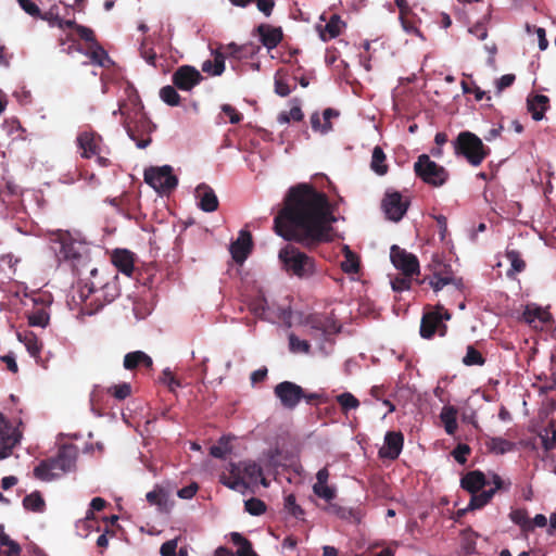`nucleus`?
Instances as JSON below:
<instances>
[{
	"label": "nucleus",
	"instance_id": "1",
	"mask_svg": "<svg viewBox=\"0 0 556 556\" xmlns=\"http://www.w3.org/2000/svg\"><path fill=\"white\" fill-rule=\"evenodd\" d=\"M334 220L328 197L312 185L300 184L289 189L274 228L285 240L313 250L332 240Z\"/></svg>",
	"mask_w": 556,
	"mask_h": 556
},
{
	"label": "nucleus",
	"instance_id": "2",
	"mask_svg": "<svg viewBox=\"0 0 556 556\" xmlns=\"http://www.w3.org/2000/svg\"><path fill=\"white\" fill-rule=\"evenodd\" d=\"M78 448L74 444H63L56 456L41 460L34 469V477L41 481H51L61 473L76 467Z\"/></svg>",
	"mask_w": 556,
	"mask_h": 556
},
{
	"label": "nucleus",
	"instance_id": "3",
	"mask_svg": "<svg viewBox=\"0 0 556 556\" xmlns=\"http://www.w3.org/2000/svg\"><path fill=\"white\" fill-rule=\"evenodd\" d=\"M278 258L289 276L306 280L318 274L316 260L292 243L280 249Z\"/></svg>",
	"mask_w": 556,
	"mask_h": 556
},
{
	"label": "nucleus",
	"instance_id": "4",
	"mask_svg": "<svg viewBox=\"0 0 556 556\" xmlns=\"http://www.w3.org/2000/svg\"><path fill=\"white\" fill-rule=\"evenodd\" d=\"M119 295L115 281L92 280L85 283L79 290V298L88 314H96L104 305L113 302Z\"/></svg>",
	"mask_w": 556,
	"mask_h": 556
},
{
	"label": "nucleus",
	"instance_id": "5",
	"mask_svg": "<svg viewBox=\"0 0 556 556\" xmlns=\"http://www.w3.org/2000/svg\"><path fill=\"white\" fill-rule=\"evenodd\" d=\"M227 470L228 473L220 475V483L242 493L250 484H256L262 476V467L253 460L229 463Z\"/></svg>",
	"mask_w": 556,
	"mask_h": 556
},
{
	"label": "nucleus",
	"instance_id": "6",
	"mask_svg": "<svg viewBox=\"0 0 556 556\" xmlns=\"http://www.w3.org/2000/svg\"><path fill=\"white\" fill-rule=\"evenodd\" d=\"M52 249L60 261L71 262L73 269L79 275L80 268L89 263L86 248L74 240L68 232L59 231L52 239Z\"/></svg>",
	"mask_w": 556,
	"mask_h": 556
},
{
	"label": "nucleus",
	"instance_id": "7",
	"mask_svg": "<svg viewBox=\"0 0 556 556\" xmlns=\"http://www.w3.org/2000/svg\"><path fill=\"white\" fill-rule=\"evenodd\" d=\"M125 108V102H121L118 109L113 112V115L121 114L124 117L123 125L127 135L136 142L138 148L144 149L151 142L152 123L142 112V108L136 111L134 117L126 114Z\"/></svg>",
	"mask_w": 556,
	"mask_h": 556
},
{
	"label": "nucleus",
	"instance_id": "8",
	"mask_svg": "<svg viewBox=\"0 0 556 556\" xmlns=\"http://www.w3.org/2000/svg\"><path fill=\"white\" fill-rule=\"evenodd\" d=\"M454 153L463 156L471 166H479L490 154V148L471 131H460L453 141Z\"/></svg>",
	"mask_w": 556,
	"mask_h": 556
},
{
	"label": "nucleus",
	"instance_id": "9",
	"mask_svg": "<svg viewBox=\"0 0 556 556\" xmlns=\"http://www.w3.org/2000/svg\"><path fill=\"white\" fill-rule=\"evenodd\" d=\"M414 173L421 181L434 188L442 187L450 179L448 170L432 161L428 154H420L417 157L414 163Z\"/></svg>",
	"mask_w": 556,
	"mask_h": 556
},
{
	"label": "nucleus",
	"instance_id": "10",
	"mask_svg": "<svg viewBox=\"0 0 556 556\" xmlns=\"http://www.w3.org/2000/svg\"><path fill=\"white\" fill-rule=\"evenodd\" d=\"M144 181L159 193H169L178 185L177 177L169 165L149 167L144 170Z\"/></svg>",
	"mask_w": 556,
	"mask_h": 556
},
{
	"label": "nucleus",
	"instance_id": "11",
	"mask_svg": "<svg viewBox=\"0 0 556 556\" xmlns=\"http://www.w3.org/2000/svg\"><path fill=\"white\" fill-rule=\"evenodd\" d=\"M448 319H451V313L438 305L433 311L424 314L420 323V336L424 339H431L437 331L440 336H445L447 327L443 321Z\"/></svg>",
	"mask_w": 556,
	"mask_h": 556
},
{
	"label": "nucleus",
	"instance_id": "12",
	"mask_svg": "<svg viewBox=\"0 0 556 556\" xmlns=\"http://www.w3.org/2000/svg\"><path fill=\"white\" fill-rule=\"evenodd\" d=\"M76 143L83 159H91L99 153H110L109 149L103 144L102 137L92 130L79 132Z\"/></svg>",
	"mask_w": 556,
	"mask_h": 556
},
{
	"label": "nucleus",
	"instance_id": "13",
	"mask_svg": "<svg viewBox=\"0 0 556 556\" xmlns=\"http://www.w3.org/2000/svg\"><path fill=\"white\" fill-rule=\"evenodd\" d=\"M21 439L22 433L18 429L0 412V459L9 457Z\"/></svg>",
	"mask_w": 556,
	"mask_h": 556
},
{
	"label": "nucleus",
	"instance_id": "14",
	"mask_svg": "<svg viewBox=\"0 0 556 556\" xmlns=\"http://www.w3.org/2000/svg\"><path fill=\"white\" fill-rule=\"evenodd\" d=\"M390 258L394 267L400 269L406 277H412L419 273L418 258L397 245L391 247Z\"/></svg>",
	"mask_w": 556,
	"mask_h": 556
},
{
	"label": "nucleus",
	"instance_id": "15",
	"mask_svg": "<svg viewBox=\"0 0 556 556\" xmlns=\"http://www.w3.org/2000/svg\"><path fill=\"white\" fill-rule=\"evenodd\" d=\"M274 393L285 408L293 409L303 399L304 389L294 382L282 381L275 387Z\"/></svg>",
	"mask_w": 556,
	"mask_h": 556
},
{
	"label": "nucleus",
	"instance_id": "16",
	"mask_svg": "<svg viewBox=\"0 0 556 556\" xmlns=\"http://www.w3.org/2000/svg\"><path fill=\"white\" fill-rule=\"evenodd\" d=\"M305 326L307 327V334L316 340L326 339L327 336L339 331L334 321L320 315L307 316Z\"/></svg>",
	"mask_w": 556,
	"mask_h": 556
},
{
	"label": "nucleus",
	"instance_id": "17",
	"mask_svg": "<svg viewBox=\"0 0 556 556\" xmlns=\"http://www.w3.org/2000/svg\"><path fill=\"white\" fill-rule=\"evenodd\" d=\"M409 203L403 200L399 191H387L382 200V207L389 219L399 222L407 212Z\"/></svg>",
	"mask_w": 556,
	"mask_h": 556
},
{
	"label": "nucleus",
	"instance_id": "18",
	"mask_svg": "<svg viewBox=\"0 0 556 556\" xmlns=\"http://www.w3.org/2000/svg\"><path fill=\"white\" fill-rule=\"evenodd\" d=\"M202 75L191 65L178 67L172 76L173 85L182 91H189L200 84Z\"/></svg>",
	"mask_w": 556,
	"mask_h": 556
},
{
	"label": "nucleus",
	"instance_id": "19",
	"mask_svg": "<svg viewBox=\"0 0 556 556\" xmlns=\"http://www.w3.org/2000/svg\"><path fill=\"white\" fill-rule=\"evenodd\" d=\"M254 33L258 35L261 43L267 49L273 50L280 45L283 39L282 28L270 24L262 23Z\"/></svg>",
	"mask_w": 556,
	"mask_h": 556
},
{
	"label": "nucleus",
	"instance_id": "20",
	"mask_svg": "<svg viewBox=\"0 0 556 556\" xmlns=\"http://www.w3.org/2000/svg\"><path fill=\"white\" fill-rule=\"evenodd\" d=\"M450 283H453L457 289H460L464 285L462 278L453 277L450 266L438 263L429 285L437 292Z\"/></svg>",
	"mask_w": 556,
	"mask_h": 556
},
{
	"label": "nucleus",
	"instance_id": "21",
	"mask_svg": "<svg viewBox=\"0 0 556 556\" xmlns=\"http://www.w3.org/2000/svg\"><path fill=\"white\" fill-rule=\"evenodd\" d=\"M252 235L248 230H241L236 241L230 244V253L236 263H243L252 251Z\"/></svg>",
	"mask_w": 556,
	"mask_h": 556
},
{
	"label": "nucleus",
	"instance_id": "22",
	"mask_svg": "<svg viewBox=\"0 0 556 556\" xmlns=\"http://www.w3.org/2000/svg\"><path fill=\"white\" fill-rule=\"evenodd\" d=\"M404 435L400 431H389L384 437V446L380 448L379 455L382 458L396 459L402 452Z\"/></svg>",
	"mask_w": 556,
	"mask_h": 556
},
{
	"label": "nucleus",
	"instance_id": "23",
	"mask_svg": "<svg viewBox=\"0 0 556 556\" xmlns=\"http://www.w3.org/2000/svg\"><path fill=\"white\" fill-rule=\"evenodd\" d=\"M521 319L533 328L543 327L552 320V315L539 306L527 305Z\"/></svg>",
	"mask_w": 556,
	"mask_h": 556
},
{
	"label": "nucleus",
	"instance_id": "24",
	"mask_svg": "<svg viewBox=\"0 0 556 556\" xmlns=\"http://www.w3.org/2000/svg\"><path fill=\"white\" fill-rule=\"evenodd\" d=\"M199 207L204 212H215L218 208V199L214 190L207 185H200L195 190Z\"/></svg>",
	"mask_w": 556,
	"mask_h": 556
},
{
	"label": "nucleus",
	"instance_id": "25",
	"mask_svg": "<svg viewBox=\"0 0 556 556\" xmlns=\"http://www.w3.org/2000/svg\"><path fill=\"white\" fill-rule=\"evenodd\" d=\"M343 27H345V23L341 20L340 15L332 14L324 27L317 25V30L319 31L320 39L326 42L337 38Z\"/></svg>",
	"mask_w": 556,
	"mask_h": 556
},
{
	"label": "nucleus",
	"instance_id": "26",
	"mask_svg": "<svg viewBox=\"0 0 556 556\" xmlns=\"http://www.w3.org/2000/svg\"><path fill=\"white\" fill-rule=\"evenodd\" d=\"M488 483L484 473L479 470L469 471L460 480V486L470 494L481 491Z\"/></svg>",
	"mask_w": 556,
	"mask_h": 556
},
{
	"label": "nucleus",
	"instance_id": "27",
	"mask_svg": "<svg viewBox=\"0 0 556 556\" xmlns=\"http://www.w3.org/2000/svg\"><path fill=\"white\" fill-rule=\"evenodd\" d=\"M549 106V99L544 94H535L527 99V108L534 121H541Z\"/></svg>",
	"mask_w": 556,
	"mask_h": 556
},
{
	"label": "nucleus",
	"instance_id": "28",
	"mask_svg": "<svg viewBox=\"0 0 556 556\" xmlns=\"http://www.w3.org/2000/svg\"><path fill=\"white\" fill-rule=\"evenodd\" d=\"M112 263L123 274L130 276L134 270V256L127 250H115L112 254Z\"/></svg>",
	"mask_w": 556,
	"mask_h": 556
},
{
	"label": "nucleus",
	"instance_id": "29",
	"mask_svg": "<svg viewBox=\"0 0 556 556\" xmlns=\"http://www.w3.org/2000/svg\"><path fill=\"white\" fill-rule=\"evenodd\" d=\"M153 365L152 358L142 351H135L127 353L124 357V367L127 370H134L139 366L151 368Z\"/></svg>",
	"mask_w": 556,
	"mask_h": 556
},
{
	"label": "nucleus",
	"instance_id": "30",
	"mask_svg": "<svg viewBox=\"0 0 556 556\" xmlns=\"http://www.w3.org/2000/svg\"><path fill=\"white\" fill-rule=\"evenodd\" d=\"M457 413L452 405L444 406L440 413V419L447 434L453 435L457 430Z\"/></svg>",
	"mask_w": 556,
	"mask_h": 556
},
{
	"label": "nucleus",
	"instance_id": "31",
	"mask_svg": "<svg viewBox=\"0 0 556 556\" xmlns=\"http://www.w3.org/2000/svg\"><path fill=\"white\" fill-rule=\"evenodd\" d=\"M370 168L379 176H384L389 170V165L387 164V155L382 148L379 146H376L372 150Z\"/></svg>",
	"mask_w": 556,
	"mask_h": 556
},
{
	"label": "nucleus",
	"instance_id": "32",
	"mask_svg": "<svg viewBox=\"0 0 556 556\" xmlns=\"http://www.w3.org/2000/svg\"><path fill=\"white\" fill-rule=\"evenodd\" d=\"M17 338L33 357L39 356L42 344L33 331L17 332Z\"/></svg>",
	"mask_w": 556,
	"mask_h": 556
},
{
	"label": "nucleus",
	"instance_id": "33",
	"mask_svg": "<svg viewBox=\"0 0 556 556\" xmlns=\"http://www.w3.org/2000/svg\"><path fill=\"white\" fill-rule=\"evenodd\" d=\"M290 103L292 104L290 111H282L277 116V121L280 124H288L290 123V121L300 122L304 117V114L300 105V100L298 98H294L290 101Z\"/></svg>",
	"mask_w": 556,
	"mask_h": 556
},
{
	"label": "nucleus",
	"instance_id": "34",
	"mask_svg": "<svg viewBox=\"0 0 556 556\" xmlns=\"http://www.w3.org/2000/svg\"><path fill=\"white\" fill-rule=\"evenodd\" d=\"M231 542L238 546L237 556H258L252 546V543L239 532L230 534Z\"/></svg>",
	"mask_w": 556,
	"mask_h": 556
},
{
	"label": "nucleus",
	"instance_id": "35",
	"mask_svg": "<svg viewBox=\"0 0 556 556\" xmlns=\"http://www.w3.org/2000/svg\"><path fill=\"white\" fill-rule=\"evenodd\" d=\"M167 493L166 491L156 485L152 491L148 492L146 498L150 505L157 506L161 511L167 509Z\"/></svg>",
	"mask_w": 556,
	"mask_h": 556
},
{
	"label": "nucleus",
	"instance_id": "36",
	"mask_svg": "<svg viewBox=\"0 0 556 556\" xmlns=\"http://www.w3.org/2000/svg\"><path fill=\"white\" fill-rule=\"evenodd\" d=\"M510 520L518 525L522 532L533 531V523L528 516V511L525 508H517L510 511Z\"/></svg>",
	"mask_w": 556,
	"mask_h": 556
},
{
	"label": "nucleus",
	"instance_id": "37",
	"mask_svg": "<svg viewBox=\"0 0 556 556\" xmlns=\"http://www.w3.org/2000/svg\"><path fill=\"white\" fill-rule=\"evenodd\" d=\"M495 490H481L477 493H471L470 502L467 509L475 510L485 506L494 496Z\"/></svg>",
	"mask_w": 556,
	"mask_h": 556
},
{
	"label": "nucleus",
	"instance_id": "38",
	"mask_svg": "<svg viewBox=\"0 0 556 556\" xmlns=\"http://www.w3.org/2000/svg\"><path fill=\"white\" fill-rule=\"evenodd\" d=\"M202 71L213 76L222 75L225 71V55L220 52H216L213 62L207 60L202 64Z\"/></svg>",
	"mask_w": 556,
	"mask_h": 556
},
{
	"label": "nucleus",
	"instance_id": "39",
	"mask_svg": "<svg viewBox=\"0 0 556 556\" xmlns=\"http://www.w3.org/2000/svg\"><path fill=\"white\" fill-rule=\"evenodd\" d=\"M23 506L27 510L42 513L45 510L46 503L40 492L35 491L23 498Z\"/></svg>",
	"mask_w": 556,
	"mask_h": 556
},
{
	"label": "nucleus",
	"instance_id": "40",
	"mask_svg": "<svg viewBox=\"0 0 556 556\" xmlns=\"http://www.w3.org/2000/svg\"><path fill=\"white\" fill-rule=\"evenodd\" d=\"M0 545L8 547V549L4 551L5 556H18L22 552L20 544L11 540L5 533L3 525H0Z\"/></svg>",
	"mask_w": 556,
	"mask_h": 556
},
{
	"label": "nucleus",
	"instance_id": "41",
	"mask_svg": "<svg viewBox=\"0 0 556 556\" xmlns=\"http://www.w3.org/2000/svg\"><path fill=\"white\" fill-rule=\"evenodd\" d=\"M337 403L340 405L343 414H346L351 409L359 407V401L350 392H343L336 396Z\"/></svg>",
	"mask_w": 556,
	"mask_h": 556
},
{
	"label": "nucleus",
	"instance_id": "42",
	"mask_svg": "<svg viewBox=\"0 0 556 556\" xmlns=\"http://www.w3.org/2000/svg\"><path fill=\"white\" fill-rule=\"evenodd\" d=\"M506 258L509 261L511 268L508 269L507 275L511 276L515 273H521L526 268V262L521 258L517 250H507Z\"/></svg>",
	"mask_w": 556,
	"mask_h": 556
},
{
	"label": "nucleus",
	"instance_id": "43",
	"mask_svg": "<svg viewBox=\"0 0 556 556\" xmlns=\"http://www.w3.org/2000/svg\"><path fill=\"white\" fill-rule=\"evenodd\" d=\"M285 510L294 517L295 519L303 520L304 519V509L296 504V498L294 494H288L285 497Z\"/></svg>",
	"mask_w": 556,
	"mask_h": 556
},
{
	"label": "nucleus",
	"instance_id": "44",
	"mask_svg": "<svg viewBox=\"0 0 556 556\" xmlns=\"http://www.w3.org/2000/svg\"><path fill=\"white\" fill-rule=\"evenodd\" d=\"M161 99L170 106L179 105L180 96L178 94L175 86H164L160 90Z\"/></svg>",
	"mask_w": 556,
	"mask_h": 556
},
{
	"label": "nucleus",
	"instance_id": "45",
	"mask_svg": "<svg viewBox=\"0 0 556 556\" xmlns=\"http://www.w3.org/2000/svg\"><path fill=\"white\" fill-rule=\"evenodd\" d=\"M341 268L346 274H356L359 270L358 257L346 248L345 258L341 263Z\"/></svg>",
	"mask_w": 556,
	"mask_h": 556
},
{
	"label": "nucleus",
	"instance_id": "46",
	"mask_svg": "<svg viewBox=\"0 0 556 556\" xmlns=\"http://www.w3.org/2000/svg\"><path fill=\"white\" fill-rule=\"evenodd\" d=\"M106 392L111 394L114 399L118 401H123L130 396L131 394V386L128 382H123L119 384L111 386L106 389Z\"/></svg>",
	"mask_w": 556,
	"mask_h": 556
},
{
	"label": "nucleus",
	"instance_id": "47",
	"mask_svg": "<svg viewBox=\"0 0 556 556\" xmlns=\"http://www.w3.org/2000/svg\"><path fill=\"white\" fill-rule=\"evenodd\" d=\"M463 363L466 366H473V365L482 366L485 363V358L475 346L468 345L466 355L463 358Z\"/></svg>",
	"mask_w": 556,
	"mask_h": 556
},
{
	"label": "nucleus",
	"instance_id": "48",
	"mask_svg": "<svg viewBox=\"0 0 556 556\" xmlns=\"http://www.w3.org/2000/svg\"><path fill=\"white\" fill-rule=\"evenodd\" d=\"M244 509L252 516H261L266 511V504L257 497H251L244 502Z\"/></svg>",
	"mask_w": 556,
	"mask_h": 556
},
{
	"label": "nucleus",
	"instance_id": "49",
	"mask_svg": "<svg viewBox=\"0 0 556 556\" xmlns=\"http://www.w3.org/2000/svg\"><path fill=\"white\" fill-rule=\"evenodd\" d=\"M89 56L94 64H98L100 66H103L104 61L109 59L108 52L98 41L90 45Z\"/></svg>",
	"mask_w": 556,
	"mask_h": 556
},
{
	"label": "nucleus",
	"instance_id": "50",
	"mask_svg": "<svg viewBox=\"0 0 556 556\" xmlns=\"http://www.w3.org/2000/svg\"><path fill=\"white\" fill-rule=\"evenodd\" d=\"M49 323V314L39 308L28 315V325L33 327H46Z\"/></svg>",
	"mask_w": 556,
	"mask_h": 556
},
{
	"label": "nucleus",
	"instance_id": "51",
	"mask_svg": "<svg viewBox=\"0 0 556 556\" xmlns=\"http://www.w3.org/2000/svg\"><path fill=\"white\" fill-rule=\"evenodd\" d=\"M289 348L293 353H309L311 344L306 340L299 339L294 333L289 336Z\"/></svg>",
	"mask_w": 556,
	"mask_h": 556
},
{
	"label": "nucleus",
	"instance_id": "52",
	"mask_svg": "<svg viewBox=\"0 0 556 556\" xmlns=\"http://www.w3.org/2000/svg\"><path fill=\"white\" fill-rule=\"evenodd\" d=\"M249 309L253 315L260 318H264L266 309H267V302L264 296H256L249 303Z\"/></svg>",
	"mask_w": 556,
	"mask_h": 556
},
{
	"label": "nucleus",
	"instance_id": "53",
	"mask_svg": "<svg viewBox=\"0 0 556 556\" xmlns=\"http://www.w3.org/2000/svg\"><path fill=\"white\" fill-rule=\"evenodd\" d=\"M514 444L503 438L496 437L492 438L490 442V448L498 454H505L513 450Z\"/></svg>",
	"mask_w": 556,
	"mask_h": 556
},
{
	"label": "nucleus",
	"instance_id": "54",
	"mask_svg": "<svg viewBox=\"0 0 556 556\" xmlns=\"http://www.w3.org/2000/svg\"><path fill=\"white\" fill-rule=\"evenodd\" d=\"M313 491L318 497H320L327 502H330L336 497V490L333 488L329 486L327 483H325V484L315 483L313 485Z\"/></svg>",
	"mask_w": 556,
	"mask_h": 556
},
{
	"label": "nucleus",
	"instance_id": "55",
	"mask_svg": "<svg viewBox=\"0 0 556 556\" xmlns=\"http://www.w3.org/2000/svg\"><path fill=\"white\" fill-rule=\"evenodd\" d=\"M471 448L468 444L459 443L452 452L454 459L464 465L467 462V456L470 454Z\"/></svg>",
	"mask_w": 556,
	"mask_h": 556
},
{
	"label": "nucleus",
	"instance_id": "56",
	"mask_svg": "<svg viewBox=\"0 0 556 556\" xmlns=\"http://www.w3.org/2000/svg\"><path fill=\"white\" fill-rule=\"evenodd\" d=\"M339 111L332 109V108H327L326 110H324L323 112V117H324V124H323V128H321V132L323 134H327L328 131H330L332 129V124L330 122V119L332 117H338L339 116Z\"/></svg>",
	"mask_w": 556,
	"mask_h": 556
},
{
	"label": "nucleus",
	"instance_id": "57",
	"mask_svg": "<svg viewBox=\"0 0 556 556\" xmlns=\"http://www.w3.org/2000/svg\"><path fill=\"white\" fill-rule=\"evenodd\" d=\"M20 7L30 16L39 17L40 9L39 7L33 2L31 0H17Z\"/></svg>",
	"mask_w": 556,
	"mask_h": 556
},
{
	"label": "nucleus",
	"instance_id": "58",
	"mask_svg": "<svg viewBox=\"0 0 556 556\" xmlns=\"http://www.w3.org/2000/svg\"><path fill=\"white\" fill-rule=\"evenodd\" d=\"M222 111L225 115H227L229 117V122L231 124H238L242 121L243 118V115L238 112L233 106H231L230 104H224L222 106Z\"/></svg>",
	"mask_w": 556,
	"mask_h": 556
},
{
	"label": "nucleus",
	"instance_id": "59",
	"mask_svg": "<svg viewBox=\"0 0 556 556\" xmlns=\"http://www.w3.org/2000/svg\"><path fill=\"white\" fill-rule=\"evenodd\" d=\"M76 33H77V35L79 36L80 39L85 40L86 42H88L90 45L97 42L94 33L89 27H86L84 25H79V26H77Z\"/></svg>",
	"mask_w": 556,
	"mask_h": 556
},
{
	"label": "nucleus",
	"instance_id": "60",
	"mask_svg": "<svg viewBox=\"0 0 556 556\" xmlns=\"http://www.w3.org/2000/svg\"><path fill=\"white\" fill-rule=\"evenodd\" d=\"M177 539L168 540L161 545V556H177Z\"/></svg>",
	"mask_w": 556,
	"mask_h": 556
},
{
	"label": "nucleus",
	"instance_id": "61",
	"mask_svg": "<svg viewBox=\"0 0 556 556\" xmlns=\"http://www.w3.org/2000/svg\"><path fill=\"white\" fill-rule=\"evenodd\" d=\"M256 2L257 9L265 15L270 16L273 13V10L275 8V1L274 0H254Z\"/></svg>",
	"mask_w": 556,
	"mask_h": 556
},
{
	"label": "nucleus",
	"instance_id": "62",
	"mask_svg": "<svg viewBox=\"0 0 556 556\" xmlns=\"http://www.w3.org/2000/svg\"><path fill=\"white\" fill-rule=\"evenodd\" d=\"M140 55L147 61L148 64L155 66L156 53L152 48H147L146 43L140 47Z\"/></svg>",
	"mask_w": 556,
	"mask_h": 556
},
{
	"label": "nucleus",
	"instance_id": "63",
	"mask_svg": "<svg viewBox=\"0 0 556 556\" xmlns=\"http://www.w3.org/2000/svg\"><path fill=\"white\" fill-rule=\"evenodd\" d=\"M275 92L280 97H288L291 92L289 85L281 78L275 77Z\"/></svg>",
	"mask_w": 556,
	"mask_h": 556
},
{
	"label": "nucleus",
	"instance_id": "64",
	"mask_svg": "<svg viewBox=\"0 0 556 556\" xmlns=\"http://www.w3.org/2000/svg\"><path fill=\"white\" fill-rule=\"evenodd\" d=\"M516 76L514 74H505L496 81L498 92L510 87L515 83Z\"/></svg>",
	"mask_w": 556,
	"mask_h": 556
}]
</instances>
